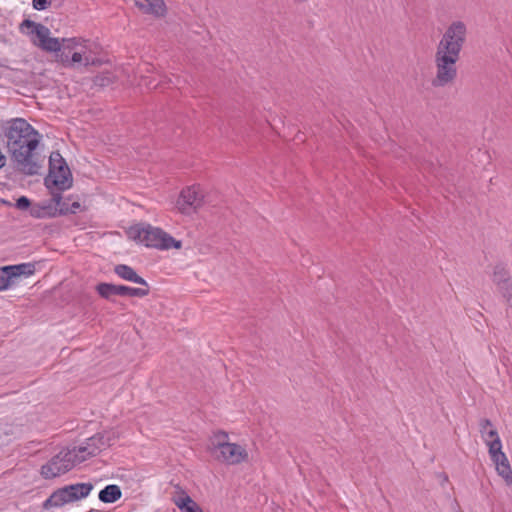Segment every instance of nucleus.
<instances>
[{
	"label": "nucleus",
	"mask_w": 512,
	"mask_h": 512,
	"mask_svg": "<svg viewBox=\"0 0 512 512\" xmlns=\"http://www.w3.org/2000/svg\"><path fill=\"white\" fill-rule=\"evenodd\" d=\"M4 136L17 171L27 176L37 175L41 164L34 151L40 143V133L25 119L15 118L9 121Z\"/></svg>",
	"instance_id": "1"
},
{
	"label": "nucleus",
	"mask_w": 512,
	"mask_h": 512,
	"mask_svg": "<svg viewBox=\"0 0 512 512\" xmlns=\"http://www.w3.org/2000/svg\"><path fill=\"white\" fill-rule=\"evenodd\" d=\"M467 29L462 21L451 23L437 45L435 54L436 75L432 79V86L445 87L456 79V63L466 41Z\"/></svg>",
	"instance_id": "2"
},
{
	"label": "nucleus",
	"mask_w": 512,
	"mask_h": 512,
	"mask_svg": "<svg viewBox=\"0 0 512 512\" xmlns=\"http://www.w3.org/2000/svg\"><path fill=\"white\" fill-rule=\"evenodd\" d=\"M129 239L144 244L149 248L168 250L170 248L180 249L182 242L174 239L161 228L153 227L150 224H136L126 231Z\"/></svg>",
	"instance_id": "3"
},
{
	"label": "nucleus",
	"mask_w": 512,
	"mask_h": 512,
	"mask_svg": "<svg viewBox=\"0 0 512 512\" xmlns=\"http://www.w3.org/2000/svg\"><path fill=\"white\" fill-rule=\"evenodd\" d=\"M48 189L56 188L64 191L72 187L73 177L71 170L61 153L53 151L49 157V173L44 179Z\"/></svg>",
	"instance_id": "4"
},
{
	"label": "nucleus",
	"mask_w": 512,
	"mask_h": 512,
	"mask_svg": "<svg viewBox=\"0 0 512 512\" xmlns=\"http://www.w3.org/2000/svg\"><path fill=\"white\" fill-rule=\"evenodd\" d=\"M85 460L86 456L79 455L76 447L72 450H62L41 467V475L45 479L58 477Z\"/></svg>",
	"instance_id": "5"
},
{
	"label": "nucleus",
	"mask_w": 512,
	"mask_h": 512,
	"mask_svg": "<svg viewBox=\"0 0 512 512\" xmlns=\"http://www.w3.org/2000/svg\"><path fill=\"white\" fill-rule=\"evenodd\" d=\"M204 196L200 187L193 185L183 189L177 199L176 206L182 214L196 212L203 205Z\"/></svg>",
	"instance_id": "6"
},
{
	"label": "nucleus",
	"mask_w": 512,
	"mask_h": 512,
	"mask_svg": "<svg viewBox=\"0 0 512 512\" xmlns=\"http://www.w3.org/2000/svg\"><path fill=\"white\" fill-rule=\"evenodd\" d=\"M97 293L104 299L110 300L112 296L145 297L150 293L149 288H134L125 285L101 282L96 286Z\"/></svg>",
	"instance_id": "7"
},
{
	"label": "nucleus",
	"mask_w": 512,
	"mask_h": 512,
	"mask_svg": "<svg viewBox=\"0 0 512 512\" xmlns=\"http://www.w3.org/2000/svg\"><path fill=\"white\" fill-rule=\"evenodd\" d=\"M114 440V433H97L94 436L88 438L84 446L76 447V452L79 455L86 456L87 460L89 457L96 456L103 449H106L107 447L113 445Z\"/></svg>",
	"instance_id": "8"
},
{
	"label": "nucleus",
	"mask_w": 512,
	"mask_h": 512,
	"mask_svg": "<svg viewBox=\"0 0 512 512\" xmlns=\"http://www.w3.org/2000/svg\"><path fill=\"white\" fill-rule=\"evenodd\" d=\"M216 450L220 453L217 459L229 465L239 464L248 457L247 451L236 443L218 441Z\"/></svg>",
	"instance_id": "9"
},
{
	"label": "nucleus",
	"mask_w": 512,
	"mask_h": 512,
	"mask_svg": "<svg viewBox=\"0 0 512 512\" xmlns=\"http://www.w3.org/2000/svg\"><path fill=\"white\" fill-rule=\"evenodd\" d=\"M33 43L47 52H60L62 48L61 40L59 38L50 37V30L48 27H41L37 41L33 40Z\"/></svg>",
	"instance_id": "10"
},
{
	"label": "nucleus",
	"mask_w": 512,
	"mask_h": 512,
	"mask_svg": "<svg viewBox=\"0 0 512 512\" xmlns=\"http://www.w3.org/2000/svg\"><path fill=\"white\" fill-rule=\"evenodd\" d=\"M114 272L123 280L130 281L145 286L146 288H149V284L147 283V281L141 276H139L136 273V271L129 265L118 264L114 267Z\"/></svg>",
	"instance_id": "11"
},
{
	"label": "nucleus",
	"mask_w": 512,
	"mask_h": 512,
	"mask_svg": "<svg viewBox=\"0 0 512 512\" xmlns=\"http://www.w3.org/2000/svg\"><path fill=\"white\" fill-rule=\"evenodd\" d=\"M136 6L146 14H152L160 17L164 16L166 12V5L163 0H136Z\"/></svg>",
	"instance_id": "12"
},
{
	"label": "nucleus",
	"mask_w": 512,
	"mask_h": 512,
	"mask_svg": "<svg viewBox=\"0 0 512 512\" xmlns=\"http://www.w3.org/2000/svg\"><path fill=\"white\" fill-rule=\"evenodd\" d=\"M30 215L37 219L54 218L57 216V208L52 207L47 201L32 205Z\"/></svg>",
	"instance_id": "13"
},
{
	"label": "nucleus",
	"mask_w": 512,
	"mask_h": 512,
	"mask_svg": "<svg viewBox=\"0 0 512 512\" xmlns=\"http://www.w3.org/2000/svg\"><path fill=\"white\" fill-rule=\"evenodd\" d=\"M122 496V491L118 485L109 484L105 486L98 495V498L103 503H115Z\"/></svg>",
	"instance_id": "14"
},
{
	"label": "nucleus",
	"mask_w": 512,
	"mask_h": 512,
	"mask_svg": "<svg viewBox=\"0 0 512 512\" xmlns=\"http://www.w3.org/2000/svg\"><path fill=\"white\" fill-rule=\"evenodd\" d=\"M174 503L181 512H203L202 508L185 492L174 499Z\"/></svg>",
	"instance_id": "15"
},
{
	"label": "nucleus",
	"mask_w": 512,
	"mask_h": 512,
	"mask_svg": "<svg viewBox=\"0 0 512 512\" xmlns=\"http://www.w3.org/2000/svg\"><path fill=\"white\" fill-rule=\"evenodd\" d=\"M67 487L69 488V491H71L72 497L75 501L86 498L94 488L93 484L90 482L70 484L67 485Z\"/></svg>",
	"instance_id": "16"
},
{
	"label": "nucleus",
	"mask_w": 512,
	"mask_h": 512,
	"mask_svg": "<svg viewBox=\"0 0 512 512\" xmlns=\"http://www.w3.org/2000/svg\"><path fill=\"white\" fill-rule=\"evenodd\" d=\"M12 279L20 276H31L35 273V264L33 263H21L17 265H8Z\"/></svg>",
	"instance_id": "17"
},
{
	"label": "nucleus",
	"mask_w": 512,
	"mask_h": 512,
	"mask_svg": "<svg viewBox=\"0 0 512 512\" xmlns=\"http://www.w3.org/2000/svg\"><path fill=\"white\" fill-rule=\"evenodd\" d=\"M479 432L484 441L485 439L499 438L497 430L493 427L492 422L487 418H483L479 421Z\"/></svg>",
	"instance_id": "18"
},
{
	"label": "nucleus",
	"mask_w": 512,
	"mask_h": 512,
	"mask_svg": "<svg viewBox=\"0 0 512 512\" xmlns=\"http://www.w3.org/2000/svg\"><path fill=\"white\" fill-rule=\"evenodd\" d=\"M493 282L497 285L498 288L511 282L509 272L502 264H498L494 267Z\"/></svg>",
	"instance_id": "19"
},
{
	"label": "nucleus",
	"mask_w": 512,
	"mask_h": 512,
	"mask_svg": "<svg viewBox=\"0 0 512 512\" xmlns=\"http://www.w3.org/2000/svg\"><path fill=\"white\" fill-rule=\"evenodd\" d=\"M65 503L63 501L62 495L59 492V489L55 490L42 504V508L44 510H50L52 508H59L64 506Z\"/></svg>",
	"instance_id": "20"
},
{
	"label": "nucleus",
	"mask_w": 512,
	"mask_h": 512,
	"mask_svg": "<svg viewBox=\"0 0 512 512\" xmlns=\"http://www.w3.org/2000/svg\"><path fill=\"white\" fill-rule=\"evenodd\" d=\"M496 471L500 477L503 478L507 486L512 485V468L510 466L509 460L507 462H499L496 463Z\"/></svg>",
	"instance_id": "21"
},
{
	"label": "nucleus",
	"mask_w": 512,
	"mask_h": 512,
	"mask_svg": "<svg viewBox=\"0 0 512 512\" xmlns=\"http://www.w3.org/2000/svg\"><path fill=\"white\" fill-rule=\"evenodd\" d=\"M115 81V76L111 72H102L93 78V84L96 87L105 88L112 85Z\"/></svg>",
	"instance_id": "22"
},
{
	"label": "nucleus",
	"mask_w": 512,
	"mask_h": 512,
	"mask_svg": "<svg viewBox=\"0 0 512 512\" xmlns=\"http://www.w3.org/2000/svg\"><path fill=\"white\" fill-rule=\"evenodd\" d=\"M41 27H46L41 23H36L33 20L25 19L20 25L22 32H26L28 35H34L36 38L39 36Z\"/></svg>",
	"instance_id": "23"
},
{
	"label": "nucleus",
	"mask_w": 512,
	"mask_h": 512,
	"mask_svg": "<svg viewBox=\"0 0 512 512\" xmlns=\"http://www.w3.org/2000/svg\"><path fill=\"white\" fill-rule=\"evenodd\" d=\"M13 283L8 266L0 267V291L8 289Z\"/></svg>",
	"instance_id": "24"
},
{
	"label": "nucleus",
	"mask_w": 512,
	"mask_h": 512,
	"mask_svg": "<svg viewBox=\"0 0 512 512\" xmlns=\"http://www.w3.org/2000/svg\"><path fill=\"white\" fill-rule=\"evenodd\" d=\"M485 443L488 446L490 459L496 457L499 455V452L502 451V442L500 437L495 439H485Z\"/></svg>",
	"instance_id": "25"
},
{
	"label": "nucleus",
	"mask_w": 512,
	"mask_h": 512,
	"mask_svg": "<svg viewBox=\"0 0 512 512\" xmlns=\"http://www.w3.org/2000/svg\"><path fill=\"white\" fill-rule=\"evenodd\" d=\"M94 61L93 60H90L89 57H83L82 53L81 52H73L71 54V67H75V66H89L91 64H93Z\"/></svg>",
	"instance_id": "26"
},
{
	"label": "nucleus",
	"mask_w": 512,
	"mask_h": 512,
	"mask_svg": "<svg viewBox=\"0 0 512 512\" xmlns=\"http://www.w3.org/2000/svg\"><path fill=\"white\" fill-rule=\"evenodd\" d=\"M61 44L64 50L71 52L79 44V41L77 38H62Z\"/></svg>",
	"instance_id": "27"
},
{
	"label": "nucleus",
	"mask_w": 512,
	"mask_h": 512,
	"mask_svg": "<svg viewBox=\"0 0 512 512\" xmlns=\"http://www.w3.org/2000/svg\"><path fill=\"white\" fill-rule=\"evenodd\" d=\"M57 57L59 61L65 66V67H71V52L66 50H60V52H56Z\"/></svg>",
	"instance_id": "28"
},
{
	"label": "nucleus",
	"mask_w": 512,
	"mask_h": 512,
	"mask_svg": "<svg viewBox=\"0 0 512 512\" xmlns=\"http://www.w3.org/2000/svg\"><path fill=\"white\" fill-rule=\"evenodd\" d=\"M499 292L505 298L506 302H510L512 300V282L505 284L504 286L498 288Z\"/></svg>",
	"instance_id": "29"
},
{
	"label": "nucleus",
	"mask_w": 512,
	"mask_h": 512,
	"mask_svg": "<svg viewBox=\"0 0 512 512\" xmlns=\"http://www.w3.org/2000/svg\"><path fill=\"white\" fill-rule=\"evenodd\" d=\"M15 206L19 210H26V209L32 207L30 199L28 197H26V196H20L16 200Z\"/></svg>",
	"instance_id": "30"
},
{
	"label": "nucleus",
	"mask_w": 512,
	"mask_h": 512,
	"mask_svg": "<svg viewBox=\"0 0 512 512\" xmlns=\"http://www.w3.org/2000/svg\"><path fill=\"white\" fill-rule=\"evenodd\" d=\"M60 494L62 495L63 501L65 504L73 503L75 502L74 498L72 497L71 491H69V488L66 486L58 488Z\"/></svg>",
	"instance_id": "31"
},
{
	"label": "nucleus",
	"mask_w": 512,
	"mask_h": 512,
	"mask_svg": "<svg viewBox=\"0 0 512 512\" xmlns=\"http://www.w3.org/2000/svg\"><path fill=\"white\" fill-rule=\"evenodd\" d=\"M32 5L36 10H45L51 5V0H33Z\"/></svg>",
	"instance_id": "32"
},
{
	"label": "nucleus",
	"mask_w": 512,
	"mask_h": 512,
	"mask_svg": "<svg viewBox=\"0 0 512 512\" xmlns=\"http://www.w3.org/2000/svg\"><path fill=\"white\" fill-rule=\"evenodd\" d=\"M62 195L61 193H52V198L49 200H46L48 204H51L52 207H58L59 204L62 202Z\"/></svg>",
	"instance_id": "33"
},
{
	"label": "nucleus",
	"mask_w": 512,
	"mask_h": 512,
	"mask_svg": "<svg viewBox=\"0 0 512 512\" xmlns=\"http://www.w3.org/2000/svg\"><path fill=\"white\" fill-rule=\"evenodd\" d=\"M227 438H228V434L224 431H219V432L215 433L214 440H213L214 447L216 448V444L218 441L227 442Z\"/></svg>",
	"instance_id": "34"
},
{
	"label": "nucleus",
	"mask_w": 512,
	"mask_h": 512,
	"mask_svg": "<svg viewBox=\"0 0 512 512\" xmlns=\"http://www.w3.org/2000/svg\"><path fill=\"white\" fill-rule=\"evenodd\" d=\"M69 206L70 205L68 202L62 200L61 204H59L57 207V216L69 214V210H68Z\"/></svg>",
	"instance_id": "35"
},
{
	"label": "nucleus",
	"mask_w": 512,
	"mask_h": 512,
	"mask_svg": "<svg viewBox=\"0 0 512 512\" xmlns=\"http://www.w3.org/2000/svg\"><path fill=\"white\" fill-rule=\"evenodd\" d=\"M507 460H508V458H507L506 454L503 451H500L499 455H497L496 457L491 459V461L495 465H496V463H499V462H507Z\"/></svg>",
	"instance_id": "36"
},
{
	"label": "nucleus",
	"mask_w": 512,
	"mask_h": 512,
	"mask_svg": "<svg viewBox=\"0 0 512 512\" xmlns=\"http://www.w3.org/2000/svg\"><path fill=\"white\" fill-rule=\"evenodd\" d=\"M81 205L79 202H73L69 207V214H75L80 209Z\"/></svg>",
	"instance_id": "37"
},
{
	"label": "nucleus",
	"mask_w": 512,
	"mask_h": 512,
	"mask_svg": "<svg viewBox=\"0 0 512 512\" xmlns=\"http://www.w3.org/2000/svg\"><path fill=\"white\" fill-rule=\"evenodd\" d=\"M442 480L448 481V476L444 475V477H442Z\"/></svg>",
	"instance_id": "38"
},
{
	"label": "nucleus",
	"mask_w": 512,
	"mask_h": 512,
	"mask_svg": "<svg viewBox=\"0 0 512 512\" xmlns=\"http://www.w3.org/2000/svg\"><path fill=\"white\" fill-rule=\"evenodd\" d=\"M442 480L448 481V476L444 475V477H442Z\"/></svg>",
	"instance_id": "39"
},
{
	"label": "nucleus",
	"mask_w": 512,
	"mask_h": 512,
	"mask_svg": "<svg viewBox=\"0 0 512 512\" xmlns=\"http://www.w3.org/2000/svg\"><path fill=\"white\" fill-rule=\"evenodd\" d=\"M2 446V442L0 441V447Z\"/></svg>",
	"instance_id": "40"
}]
</instances>
